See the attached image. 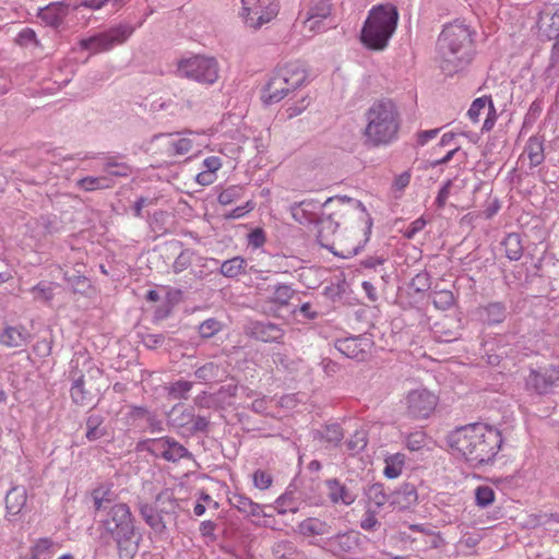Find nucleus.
Returning a JSON list of instances; mask_svg holds the SVG:
<instances>
[{
	"label": "nucleus",
	"instance_id": "1",
	"mask_svg": "<svg viewBox=\"0 0 559 559\" xmlns=\"http://www.w3.org/2000/svg\"><path fill=\"white\" fill-rule=\"evenodd\" d=\"M326 219L320 243L344 259L356 255L369 239L371 219L362 203L348 197L329 198L323 204Z\"/></svg>",
	"mask_w": 559,
	"mask_h": 559
},
{
	"label": "nucleus",
	"instance_id": "53",
	"mask_svg": "<svg viewBox=\"0 0 559 559\" xmlns=\"http://www.w3.org/2000/svg\"><path fill=\"white\" fill-rule=\"evenodd\" d=\"M191 264V253L189 251L181 252L173 264V270L175 273H181L187 270Z\"/></svg>",
	"mask_w": 559,
	"mask_h": 559
},
{
	"label": "nucleus",
	"instance_id": "4",
	"mask_svg": "<svg viewBox=\"0 0 559 559\" xmlns=\"http://www.w3.org/2000/svg\"><path fill=\"white\" fill-rule=\"evenodd\" d=\"M100 526L116 543L121 559H132L136 555L142 536L127 503L118 502L111 506L105 519L100 521Z\"/></svg>",
	"mask_w": 559,
	"mask_h": 559
},
{
	"label": "nucleus",
	"instance_id": "21",
	"mask_svg": "<svg viewBox=\"0 0 559 559\" xmlns=\"http://www.w3.org/2000/svg\"><path fill=\"white\" fill-rule=\"evenodd\" d=\"M194 141L188 136L168 135L164 139L163 147L167 156H181L193 150Z\"/></svg>",
	"mask_w": 559,
	"mask_h": 559
},
{
	"label": "nucleus",
	"instance_id": "38",
	"mask_svg": "<svg viewBox=\"0 0 559 559\" xmlns=\"http://www.w3.org/2000/svg\"><path fill=\"white\" fill-rule=\"evenodd\" d=\"M156 504L160 513L175 512L176 508L178 507L174 493L169 489H166L158 493V496L156 497Z\"/></svg>",
	"mask_w": 559,
	"mask_h": 559
},
{
	"label": "nucleus",
	"instance_id": "47",
	"mask_svg": "<svg viewBox=\"0 0 559 559\" xmlns=\"http://www.w3.org/2000/svg\"><path fill=\"white\" fill-rule=\"evenodd\" d=\"M426 444V435L423 431H415L407 436L406 448L411 451H418Z\"/></svg>",
	"mask_w": 559,
	"mask_h": 559
},
{
	"label": "nucleus",
	"instance_id": "19",
	"mask_svg": "<svg viewBox=\"0 0 559 559\" xmlns=\"http://www.w3.org/2000/svg\"><path fill=\"white\" fill-rule=\"evenodd\" d=\"M69 13L68 4L63 2H51L38 12V19L50 27H59Z\"/></svg>",
	"mask_w": 559,
	"mask_h": 559
},
{
	"label": "nucleus",
	"instance_id": "33",
	"mask_svg": "<svg viewBox=\"0 0 559 559\" xmlns=\"http://www.w3.org/2000/svg\"><path fill=\"white\" fill-rule=\"evenodd\" d=\"M85 380L84 377H80L75 380L74 384L71 388V397L74 403L80 405H87L92 402L93 395L91 390H85Z\"/></svg>",
	"mask_w": 559,
	"mask_h": 559
},
{
	"label": "nucleus",
	"instance_id": "5",
	"mask_svg": "<svg viewBox=\"0 0 559 559\" xmlns=\"http://www.w3.org/2000/svg\"><path fill=\"white\" fill-rule=\"evenodd\" d=\"M365 143L370 146H385L397 140L401 116L391 100L374 102L365 112Z\"/></svg>",
	"mask_w": 559,
	"mask_h": 559
},
{
	"label": "nucleus",
	"instance_id": "10",
	"mask_svg": "<svg viewBox=\"0 0 559 559\" xmlns=\"http://www.w3.org/2000/svg\"><path fill=\"white\" fill-rule=\"evenodd\" d=\"M131 33L132 28L119 25L96 36L82 39L80 41V46L83 49L88 50L91 53H99L111 49L116 45L124 43Z\"/></svg>",
	"mask_w": 559,
	"mask_h": 559
},
{
	"label": "nucleus",
	"instance_id": "61",
	"mask_svg": "<svg viewBox=\"0 0 559 559\" xmlns=\"http://www.w3.org/2000/svg\"><path fill=\"white\" fill-rule=\"evenodd\" d=\"M322 20L323 19L307 16L305 21V27L310 32H319L322 29Z\"/></svg>",
	"mask_w": 559,
	"mask_h": 559
},
{
	"label": "nucleus",
	"instance_id": "28",
	"mask_svg": "<svg viewBox=\"0 0 559 559\" xmlns=\"http://www.w3.org/2000/svg\"><path fill=\"white\" fill-rule=\"evenodd\" d=\"M524 154L527 156L531 167L540 165L545 159L543 142L538 138H530Z\"/></svg>",
	"mask_w": 559,
	"mask_h": 559
},
{
	"label": "nucleus",
	"instance_id": "25",
	"mask_svg": "<svg viewBox=\"0 0 559 559\" xmlns=\"http://www.w3.org/2000/svg\"><path fill=\"white\" fill-rule=\"evenodd\" d=\"M298 533L305 537L321 536L330 533L326 522L317 518H308L299 523Z\"/></svg>",
	"mask_w": 559,
	"mask_h": 559
},
{
	"label": "nucleus",
	"instance_id": "9",
	"mask_svg": "<svg viewBox=\"0 0 559 559\" xmlns=\"http://www.w3.org/2000/svg\"><path fill=\"white\" fill-rule=\"evenodd\" d=\"M406 414L414 419L428 418L436 411L439 396L426 389L418 388L411 390L405 396Z\"/></svg>",
	"mask_w": 559,
	"mask_h": 559
},
{
	"label": "nucleus",
	"instance_id": "59",
	"mask_svg": "<svg viewBox=\"0 0 559 559\" xmlns=\"http://www.w3.org/2000/svg\"><path fill=\"white\" fill-rule=\"evenodd\" d=\"M438 133L439 129L419 131L416 134L417 144L421 146L427 144L430 140L435 139L438 135Z\"/></svg>",
	"mask_w": 559,
	"mask_h": 559
},
{
	"label": "nucleus",
	"instance_id": "20",
	"mask_svg": "<svg viewBox=\"0 0 559 559\" xmlns=\"http://www.w3.org/2000/svg\"><path fill=\"white\" fill-rule=\"evenodd\" d=\"M248 333L262 342H281L284 337L283 329L270 322H253Z\"/></svg>",
	"mask_w": 559,
	"mask_h": 559
},
{
	"label": "nucleus",
	"instance_id": "18",
	"mask_svg": "<svg viewBox=\"0 0 559 559\" xmlns=\"http://www.w3.org/2000/svg\"><path fill=\"white\" fill-rule=\"evenodd\" d=\"M290 93H293V91L286 85L280 74L274 71L262 90L261 99L264 104H275L284 99Z\"/></svg>",
	"mask_w": 559,
	"mask_h": 559
},
{
	"label": "nucleus",
	"instance_id": "34",
	"mask_svg": "<svg viewBox=\"0 0 559 559\" xmlns=\"http://www.w3.org/2000/svg\"><path fill=\"white\" fill-rule=\"evenodd\" d=\"M484 311L488 324H499L507 318L506 306L502 302H490L484 308Z\"/></svg>",
	"mask_w": 559,
	"mask_h": 559
},
{
	"label": "nucleus",
	"instance_id": "35",
	"mask_svg": "<svg viewBox=\"0 0 559 559\" xmlns=\"http://www.w3.org/2000/svg\"><path fill=\"white\" fill-rule=\"evenodd\" d=\"M247 262L241 257L229 259L221 265V273L226 277H236L245 272Z\"/></svg>",
	"mask_w": 559,
	"mask_h": 559
},
{
	"label": "nucleus",
	"instance_id": "37",
	"mask_svg": "<svg viewBox=\"0 0 559 559\" xmlns=\"http://www.w3.org/2000/svg\"><path fill=\"white\" fill-rule=\"evenodd\" d=\"M103 418L92 415L86 420V438L88 441H96L106 436V430L102 428Z\"/></svg>",
	"mask_w": 559,
	"mask_h": 559
},
{
	"label": "nucleus",
	"instance_id": "6",
	"mask_svg": "<svg viewBox=\"0 0 559 559\" xmlns=\"http://www.w3.org/2000/svg\"><path fill=\"white\" fill-rule=\"evenodd\" d=\"M399 12L393 4L373 7L364 23L360 41L369 50H384L396 31Z\"/></svg>",
	"mask_w": 559,
	"mask_h": 559
},
{
	"label": "nucleus",
	"instance_id": "26",
	"mask_svg": "<svg viewBox=\"0 0 559 559\" xmlns=\"http://www.w3.org/2000/svg\"><path fill=\"white\" fill-rule=\"evenodd\" d=\"M55 554V542L49 537H40L29 547V559H51Z\"/></svg>",
	"mask_w": 559,
	"mask_h": 559
},
{
	"label": "nucleus",
	"instance_id": "16",
	"mask_svg": "<svg viewBox=\"0 0 559 559\" xmlns=\"http://www.w3.org/2000/svg\"><path fill=\"white\" fill-rule=\"evenodd\" d=\"M337 349L346 357L365 360L370 353L371 342L368 338L347 337L337 342Z\"/></svg>",
	"mask_w": 559,
	"mask_h": 559
},
{
	"label": "nucleus",
	"instance_id": "24",
	"mask_svg": "<svg viewBox=\"0 0 559 559\" xmlns=\"http://www.w3.org/2000/svg\"><path fill=\"white\" fill-rule=\"evenodd\" d=\"M222 160L217 156H210L203 160L204 170L200 171L195 181L201 186H210L216 180V171L222 167Z\"/></svg>",
	"mask_w": 559,
	"mask_h": 559
},
{
	"label": "nucleus",
	"instance_id": "36",
	"mask_svg": "<svg viewBox=\"0 0 559 559\" xmlns=\"http://www.w3.org/2000/svg\"><path fill=\"white\" fill-rule=\"evenodd\" d=\"M367 500L369 506L380 508L388 502V495L385 493L382 484H372L367 488L366 491Z\"/></svg>",
	"mask_w": 559,
	"mask_h": 559
},
{
	"label": "nucleus",
	"instance_id": "48",
	"mask_svg": "<svg viewBox=\"0 0 559 559\" xmlns=\"http://www.w3.org/2000/svg\"><path fill=\"white\" fill-rule=\"evenodd\" d=\"M35 294V298L44 301H50L53 298V286L52 284L38 283L32 288Z\"/></svg>",
	"mask_w": 559,
	"mask_h": 559
},
{
	"label": "nucleus",
	"instance_id": "51",
	"mask_svg": "<svg viewBox=\"0 0 559 559\" xmlns=\"http://www.w3.org/2000/svg\"><path fill=\"white\" fill-rule=\"evenodd\" d=\"M229 502L231 503V506L234 508H236L239 512L241 513H247L249 507H251V503H252V500L245 496V495H234L230 499H229Z\"/></svg>",
	"mask_w": 559,
	"mask_h": 559
},
{
	"label": "nucleus",
	"instance_id": "56",
	"mask_svg": "<svg viewBox=\"0 0 559 559\" xmlns=\"http://www.w3.org/2000/svg\"><path fill=\"white\" fill-rule=\"evenodd\" d=\"M254 209V203L252 201L246 202L245 205L237 206L231 210L228 214H225V218H240L247 213H250Z\"/></svg>",
	"mask_w": 559,
	"mask_h": 559
},
{
	"label": "nucleus",
	"instance_id": "49",
	"mask_svg": "<svg viewBox=\"0 0 559 559\" xmlns=\"http://www.w3.org/2000/svg\"><path fill=\"white\" fill-rule=\"evenodd\" d=\"M456 186H457L456 179L448 180L444 183V186L440 189V191L436 198V203H437L438 207H440V209L444 207V205L448 202L449 197L452 195V189L455 188Z\"/></svg>",
	"mask_w": 559,
	"mask_h": 559
},
{
	"label": "nucleus",
	"instance_id": "41",
	"mask_svg": "<svg viewBox=\"0 0 559 559\" xmlns=\"http://www.w3.org/2000/svg\"><path fill=\"white\" fill-rule=\"evenodd\" d=\"M331 546L337 551H349L356 546V538L352 534H338L331 538Z\"/></svg>",
	"mask_w": 559,
	"mask_h": 559
},
{
	"label": "nucleus",
	"instance_id": "11",
	"mask_svg": "<svg viewBox=\"0 0 559 559\" xmlns=\"http://www.w3.org/2000/svg\"><path fill=\"white\" fill-rule=\"evenodd\" d=\"M526 384L538 394H547L554 385H559V367L548 366L540 370H532Z\"/></svg>",
	"mask_w": 559,
	"mask_h": 559
},
{
	"label": "nucleus",
	"instance_id": "44",
	"mask_svg": "<svg viewBox=\"0 0 559 559\" xmlns=\"http://www.w3.org/2000/svg\"><path fill=\"white\" fill-rule=\"evenodd\" d=\"M343 437H344L343 430H342L341 426L337 424L328 425L322 432V438L326 442L335 444V445L341 442Z\"/></svg>",
	"mask_w": 559,
	"mask_h": 559
},
{
	"label": "nucleus",
	"instance_id": "46",
	"mask_svg": "<svg viewBox=\"0 0 559 559\" xmlns=\"http://www.w3.org/2000/svg\"><path fill=\"white\" fill-rule=\"evenodd\" d=\"M222 330V324L216 319H207L203 321L199 326V332L202 337H212Z\"/></svg>",
	"mask_w": 559,
	"mask_h": 559
},
{
	"label": "nucleus",
	"instance_id": "7",
	"mask_svg": "<svg viewBox=\"0 0 559 559\" xmlns=\"http://www.w3.org/2000/svg\"><path fill=\"white\" fill-rule=\"evenodd\" d=\"M178 75L200 84L212 85L219 76V66L215 58L194 55L182 58L177 64Z\"/></svg>",
	"mask_w": 559,
	"mask_h": 559
},
{
	"label": "nucleus",
	"instance_id": "22",
	"mask_svg": "<svg viewBox=\"0 0 559 559\" xmlns=\"http://www.w3.org/2000/svg\"><path fill=\"white\" fill-rule=\"evenodd\" d=\"M27 332L23 325H5L0 331V344L7 347H20L25 344Z\"/></svg>",
	"mask_w": 559,
	"mask_h": 559
},
{
	"label": "nucleus",
	"instance_id": "32",
	"mask_svg": "<svg viewBox=\"0 0 559 559\" xmlns=\"http://www.w3.org/2000/svg\"><path fill=\"white\" fill-rule=\"evenodd\" d=\"M91 497L96 511H100L105 508L106 503H110L114 500V492L110 486L100 485L92 490Z\"/></svg>",
	"mask_w": 559,
	"mask_h": 559
},
{
	"label": "nucleus",
	"instance_id": "54",
	"mask_svg": "<svg viewBox=\"0 0 559 559\" xmlns=\"http://www.w3.org/2000/svg\"><path fill=\"white\" fill-rule=\"evenodd\" d=\"M145 523L156 533L163 534L166 530V524L158 511L156 514H152L151 516H146Z\"/></svg>",
	"mask_w": 559,
	"mask_h": 559
},
{
	"label": "nucleus",
	"instance_id": "13",
	"mask_svg": "<svg viewBox=\"0 0 559 559\" xmlns=\"http://www.w3.org/2000/svg\"><path fill=\"white\" fill-rule=\"evenodd\" d=\"M481 114H486V119L484 121L481 130L488 132L493 128V126L497 121L496 108L493 106L491 98L488 96H483V97L476 98L472 103V105L467 111L468 118L474 123L479 121V117Z\"/></svg>",
	"mask_w": 559,
	"mask_h": 559
},
{
	"label": "nucleus",
	"instance_id": "50",
	"mask_svg": "<svg viewBox=\"0 0 559 559\" xmlns=\"http://www.w3.org/2000/svg\"><path fill=\"white\" fill-rule=\"evenodd\" d=\"M367 445V438L362 431H356L347 441L348 450L359 452Z\"/></svg>",
	"mask_w": 559,
	"mask_h": 559
},
{
	"label": "nucleus",
	"instance_id": "60",
	"mask_svg": "<svg viewBox=\"0 0 559 559\" xmlns=\"http://www.w3.org/2000/svg\"><path fill=\"white\" fill-rule=\"evenodd\" d=\"M107 2L118 3L121 2V0H84L81 2V5L93 10H98Z\"/></svg>",
	"mask_w": 559,
	"mask_h": 559
},
{
	"label": "nucleus",
	"instance_id": "15",
	"mask_svg": "<svg viewBox=\"0 0 559 559\" xmlns=\"http://www.w3.org/2000/svg\"><path fill=\"white\" fill-rule=\"evenodd\" d=\"M538 31L540 36L547 40L559 38V3L540 12Z\"/></svg>",
	"mask_w": 559,
	"mask_h": 559
},
{
	"label": "nucleus",
	"instance_id": "45",
	"mask_svg": "<svg viewBox=\"0 0 559 559\" xmlns=\"http://www.w3.org/2000/svg\"><path fill=\"white\" fill-rule=\"evenodd\" d=\"M252 480L255 488L266 490L273 484V476L266 471L257 469L252 475Z\"/></svg>",
	"mask_w": 559,
	"mask_h": 559
},
{
	"label": "nucleus",
	"instance_id": "12",
	"mask_svg": "<svg viewBox=\"0 0 559 559\" xmlns=\"http://www.w3.org/2000/svg\"><path fill=\"white\" fill-rule=\"evenodd\" d=\"M147 449L154 455L169 462H177L189 454L183 445L169 438L154 439L150 442Z\"/></svg>",
	"mask_w": 559,
	"mask_h": 559
},
{
	"label": "nucleus",
	"instance_id": "29",
	"mask_svg": "<svg viewBox=\"0 0 559 559\" xmlns=\"http://www.w3.org/2000/svg\"><path fill=\"white\" fill-rule=\"evenodd\" d=\"M76 186L83 191L91 192L95 190L110 189L114 187V181L106 176H88L78 180Z\"/></svg>",
	"mask_w": 559,
	"mask_h": 559
},
{
	"label": "nucleus",
	"instance_id": "31",
	"mask_svg": "<svg viewBox=\"0 0 559 559\" xmlns=\"http://www.w3.org/2000/svg\"><path fill=\"white\" fill-rule=\"evenodd\" d=\"M310 105L308 94H300L295 99H289L285 104L284 114L286 118L292 119L301 115Z\"/></svg>",
	"mask_w": 559,
	"mask_h": 559
},
{
	"label": "nucleus",
	"instance_id": "2",
	"mask_svg": "<svg viewBox=\"0 0 559 559\" xmlns=\"http://www.w3.org/2000/svg\"><path fill=\"white\" fill-rule=\"evenodd\" d=\"M451 453L473 467L491 464L501 450V431L485 423H473L452 430L447 437Z\"/></svg>",
	"mask_w": 559,
	"mask_h": 559
},
{
	"label": "nucleus",
	"instance_id": "14",
	"mask_svg": "<svg viewBox=\"0 0 559 559\" xmlns=\"http://www.w3.org/2000/svg\"><path fill=\"white\" fill-rule=\"evenodd\" d=\"M294 92L308 81V71L299 61L288 62L275 70Z\"/></svg>",
	"mask_w": 559,
	"mask_h": 559
},
{
	"label": "nucleus",
	"instance_id": "57",
	"mask_svg": "<svg viewBox=\"0 0 559 559\" xmlns=\"http://www.w3.org/2000/svg\"><path fill=\"white\" fill-rule=\"evenodd\" d=\"M412 174L409 170H406L399 176L393 181V189L395 191H403L411 182Z\"/></svg>",
	"mask_w": 559,
	"mask_h": 559
},
{
	"label": "nucleus",
	"instance_id": "17",
	"mask_svg": "<svg viewBox=\"0 0 559 559\" xmlns=\"http://www.w3.org/2000/svg\"><path fill=\"white\" fill-rule=\"evenodd\" d=\"M27 498V490L22 486H14L7 492L4 516L8 521H15L22 514Z\"/></svg>",
	"mask_w": 559,
	"mask_h": 559
},
{
	"label": "nucleus",
	"instance_id": "8",
	"mask_svg": "<svg viewBox=\"0 0 559 559\" xmlns=\"http://www.w3.org/2000/svg\"><path fill=\"white\" fill-rule=\"evenodd\" d=\"M280 8L278 0H241L240 16L247 27L258 31L278 15Z\"/></svg>",
	"mask_w": 559,
	"mask_h": 559
},
{
	"label": "nucleus",
	"instance_id": "27",
	"mask_svg": "<svg viewBox=\"0 0 559 559\" xmlns=\"http://www.w3.org/2000/svg\"><path fill=\"white\" fill-rule=\"evenodd\" d=\"M501 247L510 261H518L523 255L521 237L516 233L508 234L501 241Z\"/></svg>",
	"mask_w": 559,
	"mask_h": 559
},
{
	"label": "nucleus",
	"instance_id": "23",
	"mask_svg": "<svg viewBox=\"0 0 559 559\" xmlns=\"http://www.w3.org/2000/svg\"><path fill=\"white\" fill-rule=\"evenodd\" d=\"M325 485L328 488V496L333 503L341 502L345 506H349L355 501L356 495L338 480L329 479Z\"/></svg>",
	"mask_w": 559,
	"mask_h": 559
},
{
	"label": "nucleus",
	"instance_id": "39",
	"mask_svg": "<svg viewBox=\"0 0 559 559\" xmlns=\"http://www.w3.org/2000/svg\"><path fill=\"white\" fill-rule=\"evenodd\" d=\"M495 500L496 492L490 486L481 485L475 489V502L479 508H486L492 504Z\"/></svg>",
	"mask_w": 559,
	"mask_h": 559
},
{
	"label": "nucleus",
	"instance_id": "40",
	"mask_svg": "<svg viewBox=\"0 0 559 559\" xmlns=\"http://www.w3.org/2000/svg\"><path fill=\"white\" fill-rule=\"evenodd\" d=\"M294 296V290L288 285H277L273 287L270 300L278 306H286Z\"/></svg>",
	"mask_w": 559,
	"mask_h": 559
},
{
	"label": "nucleus",
	"instance_id": "30",
	"mask_svg": "<svg viewBox=\"0 0 559 559\" xmlns=\"http://www.w3.org/2000/svg\"><path fill=\"white\" fill-rule=\"evenodd\" d=\"M384 476L390 479L397 478L402 474L403 467L405 465V455L403 453H394L388 455L384 459Z\"/></svg>",
	"mask_w": 559,
	"mask_h": 559
},
{
	"label": "nucleus",
	"instance_id": "63",
	"mask_svg": "<svg viewBox=\"0 0 559 559\" xmlns=\"http://www.w3.org/2000/svg\"><path fill=\"white\" fill-rule=\"evenodd\" d=\"M215 531V524L211 521H203L200 525V532L203 536H212Z\"/></svg>",
	"mask_w": 559,
	"mask_h": 559
},
{
	"label": "nucleus",
	"instance_id": "58",
	"mask_svg": "<svg viewBox=\"0 0 559 559\" xmlns=\"http://www.w3.org/2000/svg\"><path fill=\"white\" fill-rule=\"evenodd\" d=\"M377 525L378 520L376 518L374 511L368 510L360 522L361 528L365 531H372L377 527Z\"/></svg>",
	"mask_w": 559,
	"mask_h": 559
},
{
	"label": "nucleus",
	"instance_id": "64",
	"mask_svg": "<svg viewBox=\"0 0 559 559\" xmlns=\"http://www.w3.org/2000/svg\"><path fill=\"white\" fill-rule=\"evenodd\" d=\"M246 514L252 518H260L262 515H265L262 507L254 501H252L251 507H249Z\"/></svg>",
	"mask_w": 559,
	"mask_h": 559
},
{
	"label": "nucleus",
	"instance_id": "62",
	"mask_svg": "<svg viewBox=\"0 0 559 559\" xmlns=\"http://www.w3.org/2000/svg\"><path fill=\"white\" fill-rule=\"evenodd\" d=\"M459 150V146L451 148L442 158L432 162V166H439L449 163Z\"/></svg>",
	"mask_w": 559,
	"mask_h": 559
},
{
	"label": "nucleus",
	"instance_id": "52",
	"mask_svg": "<svg viewBox=\"0 0 559 559\" xmlns=\"http://www.w3.org/2000/svg\"><path fill=\"white\" fill-rule=\"evenodd\" d=\"M192 384L189 381L179 380L171 384L169 388V393L174 395L176 399L185 397V395L191 390Z\"/></svg>",
	"mask_w": 559,
	"mask_h": 559
},
{
	"label": "nucleus",
	"instance_id": "43",
	"mask_svg": "<svg viewBox=\"0 0 559 559\" xmlns=\"http://www.w3.org/2000/svg\"><path fill=\"white\" fill-rule=\"evenodd\" d=\"M331 13V3L329 0H316L308 11V16L325 19Z\"/></svg>",
	"mask_w": 559,
	"mask_h": 559
},
{
	"label": "nucleus",
	"instance_id": "55",
	"mask_svg": "<svg viewBox=\"0 0 559 559\" xmlns=\"http://www.w3.org/2000/svg\"><path fill=\"white\" fill-rule=\"evenodd\" d=\"M265 242V235L261 228H255L248 235V245L254 249L261 248Z\"/></svg>",
	"mask_w": 559,
	"mask_h": 559
},
{
	"label": "nucleus",
	"instance_id": "3",
	"mask_svg": "<svg viewBox=\"0 0 559 559\" xmlns=\"http://www.w3.org/2000/svg\"><path fill=\"white\" fill-rule=\"evenodd\" d=\"M440 67L447 74L465 69L473 60L474 33L460 21L447 24L437 41Z\"/></svg>",
	"mask_w": 559,
	"mask_h": 559
},
{
	"label": "nucleus",
	"instance_id": "42",
	"mask_svg": "<svg viewBox=\"0 0 559 559\" xmlns=\"http://www.w3.org/2000/svg\"><path fill=\"white\" fill-rule=\"evenodd\" d=\"M243 194V188L241 186L235 185L229 186L226 189H224L218 194V202L222 205H229L234 203L235 201L239 200Z\"/></svg>",
	"mask_w": 559,
	"mask_h": 559
}]
</instances>
